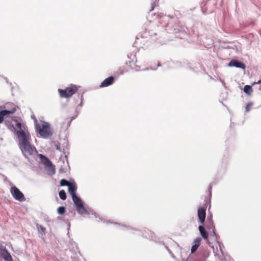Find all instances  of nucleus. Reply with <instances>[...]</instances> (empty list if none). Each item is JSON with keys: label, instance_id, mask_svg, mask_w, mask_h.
I'll use <instances>...</instances> for the list:
<instances>
[{"label": "nucleus", "instance_id": "obj_52", "mask_svg": "<svg viewBox=\"0 0 261 261\" xmlns=\"http://www.w3.org/2000/svg\"><path fill=\"white\" fill-rule=\"evenodd\" d=\"M61 171H62V169H60V172H61Z\"/></svg>", "mask_w": 261, "mask_h": 261}, {"label": "nucleus", "instance_id": "obj_22", "mask_svg": "<svg viewBox=\"0 0 261 261\" xmlns=\"http://www.w3.org/2000/svg\"><path fill=\"white\" fill-rule=\"evenodd\" d=\"M215 256L218 257V258L221 261H232L231 259H229V256L227 255H225L223 257L221 256V255L219 254H216Z\"/></svg>", "mask_w": 261, "mask_h": 261}, {"label": "nucleus", "instance_id": "obj_25", "mask_svg": "<svg viewBox=\"0 0 261 261\" xmlns=\"http://www.w3.org/2000/svg\"><path fill=\"white\" fill-rule=\"evenodd\" d=\"M218 244L219 245V249L221 251V256L223 257L224 255H225V253L223 250V249L224 248V246L223 244L219 242H218Z\"/></svg>", "mask_w": 261, "mask_h": 261}, {"label": "nucleus", "instance_id": "obj_47", "mask_svg": "<svg viewBox=\"0 0 261 261\" xmlns=\"http://www.w3.org/2000/svg\"><path fill=\"white\" fill-rule=\"evenodd\" d=\"M130 56H132V54H130V56L129 55H127L128 58H130Z\"/></svg>", "mask_w": 261, "mask_h": 261}, {"label": "nucleus", "instance_id": "obj_23", "mask_svg": "<svg viewBox=\"0 0 261 261\" xmlns=\"http://www.w3.org/2000/svg\"><path fill=\"white\" fill-rule=\"evenodd\" d=\"M65 212H66V208L64 206H59L57 208V213L59 215H64L65 213Z\"/></svg>", "mask_w": 261, "mask_h": 261}, {"label": "nucleus", "instance_id": "obj_51", "mask_svg": "<svg viewBox=\"0 0 261 261\" xmlns=\"http://www.w3.org/2000/svg\"><path fill=\"white\" fill-rule=\"evenodd\" d=\"M149 69V68H146L145 69V70H148Z\"/></svg>", "mask_w": 261, "mask_h": 261}, {"label": "nucleus", "instance_id": "obj_9", "mask_svg": "<svg viewBox=\"0 0 261 261\" xmlns=\"http://www.w3.org/2000/svg\"><path fill=\"white\" fill-rule=\"evenodd\" d=\"M123 226L126 227L127 229H132V230H134L135 231H139L142 233V236L143 237L147 238L148 236V238H149V239H151V240H153L154 237V236H155L154 233L153 232H152L148 229H146V228L143 230H141L140 229H137L136 228H133L130 226H126L125 225H123Z\"/></svg>", "mask_w": 261, "mask_h": 261}, {"label": "nucleus", "instance_id": "obj_15", "mask_svg": "<svg viewBox=\"0 0 261 261\" xmlns=\"http://www.w3.org/2000/svg\"><path fill=\"white\" fill-rule=\"evenodd\" d=\"M201 240H202V239L200 237H197L194 240L193 242V245L191 249V253H193L197 250L198 247L200 245Z\"/></svg>", "mask_w": 261, "mask_h": 261}, {"label": "nucleus", "instance_id": "obj_49", "mask_svg": "<svg viewBox=\"0 0 261 261\" xmlns=\"http://www.w3.org/2000/svg\"><path fill=\"white\" fill-rule=\"evenodd\" d=\"M136 39H137V40H139V38H138V37H136Z\"/></svg>", "mask_w": 261, "mask_h": 261}, {"label": "nucleus", "instance_id": "obj_14", "mask_svg": "<svg viewBox=\"0 0 261 261\" xmlns=\"http://www.w3.org/2000/svg\"><path fill=\"white\" fill-rule=\"evenodd\" d=\"M115 81V78L113 76H110L105 79L100 84V87H106L112 85Z\"/></svg>", "mask_w": 261, "mask_h": 261}, {"label": "nucleus", "instance_id": "obj_38", "mask_svg": "<svg viewBox=\"0 0 261 261\" xmlns=\"http://www.w3.org/2000/svg\"><path fill=\"white\" fill-rule=\"evenodd\" d=\"M261 83V80H258L257 82H254V83H253L252 85H254L255 84H259Z\"/></svg>", "mask_w": 261, "mask_h": 261}, {"label": "nucleus", "instance_id": "obj_34", "mask_svg": "<svg viewBox=\"0 0 261 261\" xmlns=\"http://www.w3.org/2000/svg\"><path fill=\"white\" fill-rule=\"evenodd\" d=\"M212 185L211 184L208 188V191L210 193V195L211 196L212 195Z\"/></svg>", "mask_w": 261, "mask_h": 261}, {"label": "nucleus", "instance_id": "obj_7", "mask_svg": "<svg viewBox=\"0 0 261 261\" xmlns=\"http://www.w3.org/2000/svg\"><path fill=\"white\" fill-rule=\"evenodd\" d=\"M9 105L10 104L7 103L4 107L5 109L0 111V123L4 121L5 117H6L5 120H9V115L14 113L17 110V107L16 106L11 110H7V108H9Z\"/></svg>", "mask_w": 261, "mask_h": 261}, {"label": "nucleus", "instance_id": "obj_10", "mask_svg": "<svg viewBox=\"0 0 261 261\" xmlns=\"http://www.w3.org/2000/svg\"><path fill=\"white\" fill-rule=\"evenodd\" d=\"M39 158H40V160L42 162V163L45 166H47V167L51 166V167L52 174H54L55 173V166L53 165L50 160L47 157H46L45 155H44L42 154H39Z\"/></svg>", "mask_w": 261, "mask_h": 261}, {"label": "nucleus", "instance_id": "obj_1", "mask_svg": "<svg viewBox=\"0 0 261 261\" xmlns=\"http://www.w3.org/2000/svg\"><path fill=\"white\" fill-rule=\"evenodd\" d=\"M67 187L68 192L71 196L77 213L81 215L89 214V213L85 207V202L76 193L77 186L75 182L72 180L68 185Z\"/></svg>", "mask_w": 261, "mask_h": 261}, {"label": "nucleus", "instance_id": "obj_33", "mask_svg": "<svg viewBox=\"0 0 261 261\" xmlns=\"http://www.w3.org/2000/svg\"><path fill=\"white\" fill-rule=\"evenodd\" d=\"M168 252L169 253V254L171 255V257L174 258V259H175V256L174 255V254L172 253V252L171 251V249H170L168 251Z\"/></svg>", "mask_w": 261, "mask_h": 261}, {"label": "nucleus", "instance_id": "obj_17", "mask_svg": "<svg viewBox=\"0 0 261 261\" xmlns=\"http://www.w3.org/2000/svg\"><path fill=\"white\" fill-rule=\"evenodd\" d=\"M36 225L39 232L41 235H44L45 234L46 228L38 223H36Z\"/></svg>", "mask_w": 261, "mask_h": 261}, {"label": "nucleus", "instance_id": "obj_40", "mask_svg": "<svg viewBox=\"0 0 261 261\" xmlns=\"http://www.w3.org/2000/svg\"><path fill=\"white\" fill-rule=\"evenodd\" d=\"M31 118L34 120L35 122H37V120L34 116H32Z\"/></svg>", "mask_w": 261, "mask_h": 261}, {"label": "nucleus", "instance_id": "obj_3", "mask_svg": "<svg viewBox=\"0 0 261 261\" xmlns=\"http://www.w3.org/2000/svg\"><path fill=\"white\" fill-rule=\"evenodd\" d=\"M9 119H11V121L9 120H5V123L9 128L11 129L12 128L13 129L14 134L17 136V138L30 135L28 132L24 131V126L22 125V121L20 118L15 117L12 118L9 117Z\"/></svg>", "mask_w": 261, "mask_h": 261}, {"label": "nucleus", "instance_id": "obj_19", "mask_svg": "<svg viewBox=\"0 0 261 261\" xmlns=\"http://www.w3.org/2000/svg\"><path fill=\"white\" fill-rule=\"evenodd\" d=\"M243 91L246 94L248 95H250L251 92L252 91V86L245 85L244 87Z\"/></svg>", "mask_w": 261, "mask_h": 261}, {"label": "nucleus", "instance_id": "obj_46", "mask_svg": "<svg viewBox=\"0 0 261 261\" xmlns=\"http://www.w3.org/2000/svg\"><path fill=\"white\" fill-rule=\"evenodd\" d=\"M145 35H146V33H144L143 35H142L141 36L142 38H143L145 37Z\"/></svg>", "mask_w": 261, "mask_h": 261}, {"label": "nucleus", "instance_id": "obj_27", "mask_svg": "<svg viewBox=\"0 0 261 261\" xmlns=\"http://www.w3.org/2000/svg\"><path fill=\"white\" fill-rule=\"evenodd\" d=\"M7 250H8L5 246L0 244V256L4 254Z\"/></svg>", "mask_w": 261, "mask_h": 261}, {"label": "nucleus", "instance_id": "obj_24", "mask_svg": "<svg viewBox=\"0 0 261 261\" xmlns=\"http://www.w3.org/2000/svg\"><path fill=\"white\" fill-rule=\"evenodd\" d=\"M88 212L89 213L88 215L92 214L95 217L98 218L99 220L102 221V217H100L95 212H94L92 209L90 208L89 210H87Z\"/></svg>", "mask_w": 261, "mask_h": 261}, {"label": "nucleus", "instance_id": "obj_20", "mask_svg": "<svg viewBox=\"0 0 261 261\" xmlns=\"http://www.w3.org/2000/svg\"><path fill=\"white\" fill-rule=\"evenodd\" d=\"M77 98L81 99V102L76 108L75 111L76 112V115L75 116H76L78 114L77 109L80 107H82L83 106V100H84L83 95H80V94H77Z\"/></svg>", "mask_w": 261, "mask_h": 261}, {"label": "nucleus", "instance_id": "obj_26", "mask_svg": "<svg viewBox=\"0 0 261 261\" xmlns=\"http://www.w3.org/2000/svg\"><path fill=\"white\" fill-rule=\"evenodd\" d=\"M172 245L178 251H180L181 248H180L179 245L175 242L173 241H171Z\"/></svg>", "mask_w": 261, "mask_h": 261}, {"label": "nucleus", "instance_id": "obj_43", "mask_svg": "<svg viewBox=\"0 0 261 261\" xmlns=\"http://www.w3.org/2000/svg\"><path fill=\"white\" fill-rule=\"evenodd\" d=\"M153 5H155V4L154 3L152 4V8H151V9L150 10L151 11H152L154 9V6H153Z\"/></svg>", "mask_w": 261, "mask_h": 261}, {"label": "nucleus", "instance_id": "obj_2", "mask_svg": "<svg viewBox=\"0 0 261 261\" xmlns=\"http://www.w3.org/2000/svg\"><path fill=\"white\" fill-rule=\"evenodd\" d=\"M30 135L18 138V146L25 158L29 160V155H34L37 153L36 148L30 142Z\"/></svg>", "mask_w": 261, "mask_h": 261}, {"label": "nucleus", "instance_id": "obj_21", "mask_svg": "<svg viewBox=\"0 0 261 261\" xmlns=\"http://www.w3.org/2000/svg\"><path fill=\"white\" fill-rule=\"evenodd\" d=\"M59 196L60 198L62 200H65L67 197L66 193L63 190H62L59 192Z\"/></svg>", "mask_w": 261, "mask_h": 261}, {"label": "nucleus", "instance_id": "obj_50", "mask_svg": "<svg viewBox=\"0 0 261 261\" xmlns=\"http://www.w3.org/2000/svg\"><path fill=\"white\" fill-rule=\"evenodd\" d=\"M62 162L63 164L64 163V159H63Z\"/></svg>", "mask_w": 261, "mask_h": 261}, {"label": "nucleus", "instance_id": "obj_6", "mask_svg": "<svg viewBox=\"0 0 261 261\" xmlns=\"http://www.w3.org/2000/svg\"><path fill=\"white\" fill-rule=\"evenodd\" d=\"M77 90L76 86L71 84L65 89H58V92L61 97L69 98L75 93Z\"/></svg>", "mask_w": 261, "mask_h": 261}, {"label": "nucleus", "instance_id": "obj_16", "mask_svg": "<svg viewBox=\"0 0 261 261\" xmlns=\"http://www.w3.org/2000/svg\"><path fill=\"white\" fill-rule=\"evenodd\" d=\"M5 261H13L12 256L8 250H7L1 256Z\"/></svg>", "mask_w": 261, "mask_h": 261}, {"label": "nucleus", "instance_id": "obj_53", "mask_svg": "<svg viewBox=\"0 0 261 261\" xmlns=\"http://www.w3.org/2000/svg\"><path fill=\"white\" fill-rule=\"evenodd\" d=\"M190 259V257L189 256L187 258V259Z\"/></svg>", "mask_w": 261, "mask_h": 261}, {"label": "nucleus", "instance_id": "obj_39", "mask_svg": "<svg viewBox=\"0 0 261 261\" xmlns=\"http://www.w3.org/2000/svg\"><path fill=\"white\" fill-rule=\"evenodd\" d=\"M56 148L57 150H60V145L59 144H56Z\"/></svg>", "mask_w": 261, "mask_h": 261}, {"label": "nucleus", "instance_id": "obj_37", "mask_svg": "<svg viewBox=\"0 0 261 261\" xmlns=\"http://www.w3.org/2000/svg\"><path fill=\"white\" fill-rule=\"evenodd\" d=\"M74 100H75V103H77L78 101V100L79 99L77 98V95H76L73 97Z\"/></svg>", "mask_w": 261, "mask_h": 261}, {"label": "nucleus", "instance_id": "obj_18", "mask_svg": "<svg viewBox=\"0 0 261 261\" xmlns=\"http://www.w3.org/2000/svg\"><path fill=\"white\" fill-rule=\"evenodd\" d=\"M205 226L206 228L209 230L214 229V228H215L213 221H211L210 219H208V221H206Z\"/></svg>", "mask_w": 261, "mask_h": 261}, {"label": "nucleus", "instance_id": "obj_13", "mask_svg": "<svg viewBox=\"0 0 261 261\" xmlns=\"http://www.w3.org/2000/svg\"><path fill=\"white\" fill-rule=\"evenodd\" d=\"M203 225V224H201L198 226L200 234L202 238L205 240L207 243L210 244V242L208 240V234Z\"/></svg>", "mask_w": 261, "mask_h": 261}, {"label": "nucleus", "instance_id": "obj_48", "mask_svg": "<svg viewBox=\"0 0 261 261\" xmlns=\"http://www.w3.org/2000/svg\"><path fill=\"white\" fill-rule=\"evenodd\" d=\"M150 69L152 70H156V68H153L152 67H150Z\"/></svg>", "mask_w": 261, "mask_h": 261}, {"label": "nucleus", "instance_id": "obj_8", "mask_svg": "<svg viewBox=\"0 0 261 261\" xmlns=\"http://www.w3.org/2000/svg\"><path fill=\"white\" fill-rule=\"evenodd\" d=\"M11 194L13 198L20 202L24 201L25 200L24 194L16 186H13L10 189Z\"/></svg>", "mask_w": 261, "mask_h": 261}, {"label": "nucleus", "instance_id": "obj_42", "mask_svg": "<svg viewBox=\"0 0 261 261\" xmlns=\"http://www.w3.org/2000/svg\"><path fill=\"white\" fill-rule=\"evenodd\" d=\"M65 159L66 160L67 164H68V160H67V155H65L64 156Z\"/></svg>", "mask_w": 261, "mask_h": 261}, {"label": "nucleus", "instance_id": "obj_5", "mask_svg": "<svg viewBox=\"0 0 261 261\" xmlns=\"http://www.w3.org/2000/svg\"><path fill=\"white\" fill-rule=\"evenodd\" d=\"M35 129L38 134V137L40 138L47 139L53 135L50 125L47 122H44L41 126L39 124L36 123L35 124Z\"/></svg>", "mask_w": 261, "mask_h": 261}, {"label": "nucleus", "instance_id": "obj_44", "mask_svg": "<svg viewBox=\"0 0 261 261\" xmlns=\"http://www.w3.org/2000/svg\"><path fill=\"white\" fill-rule=\"evenodd\" d=\"M165 247L167 249V251H168L170 249V248L167 246H165Z\"/></svg>", "mask_w": 261, "mask_h": 261}, {"label": "nucleus", "instance_id": "obj_31", "mask_svg": "<svg viewBox=\"0 0 261 261\" xmlns=\"http://www.w3.org/2000/svg\"><path fill=\"white\" fill-rule=\"evenodd\" d=\"M212 230V233L213 236L215 237V239L216 240H218L219 239V236L216 233L215 231V228H214V229Z\"/></svg>", "mask_w": 261, "mask_h": 261}, {"label": "nucleus", "instance_id": "obj_45", "mask_svg": "<svg viewBox=\"0 0 261 261\" xmlns=\"http://www.w3.org/2000/svg\"><path fill=\"white\" fill-rule=\"evenodd\" d=\"M158 65V66H159H159H161V64L160 62H158V65Z\"/></svg>", "mask_w": 261, "mask_h": 261}, {"label": "nucleus", "instance_id": "obj_12", "mask_svg": "<svg viewBox=\"0 0 261 261\" xmlns=\"http://www.w3.org/2000/svg\"><path fill=\"white\" fill-rule=\"evenodd\" d=\"M228 66L229 67H234L236 68H241L242 69H245L246 66L245 64L237 59H232L230 61L229 63L228 64Z\"/></svg>", "mask_w": 261, "mask_h": 261}, {"label": "nucleus", "instance_id": "obj_4", "mask_svg": "<svg viewBox=\"0 0 261 261\" xmlns=\"http://www.w3.org/2000/svg\"><path fill=\"white\" fill-rule=\"evenodd\" d=\"M166 30L170 33L174 34L177 37L182 38L186 34L184 27L179 25L176 18H170L169 22L166 25Z\"/></svg>", "mask_w": 261, "mask_h": 261}, {"label": "nucleus", "instance_id": "obj_29", "mask_svg": "<svg viewBox=\"0 0 261 261\" xmlns=\"http://www.w3.org/2000/svg\"><path fill=\"white\" fill-rule=\"evenodd\" d=\"M60 183L61 186H67L68 185V181L65 179H62Z\"/></svg>", "mask_w": 261, "mask_h": 261}, {"label": "nucleus", "instance_id": "obj_30", "mask_svg": "<svg viewBox=\"0 0 261 261\" xmlns=\"http://www.w3.org/2000/svg\"><path fill=\"white\" fill-rule=\"evenodd\" d=\"M6 83H7V84L9 85V86L12 91V94L13 95V89L14 88V87L13 86L12 83H11V82H9L7 79H6Z\"/></svg>", "mask_w": 261, "mask_h": 261}, {"label": "nucleus", "instance_id": "obj_28", "mask_svg": "<svg viewBox=\"0 0 261 261\" xmlns=\"http://www.w3.org/2000/svg\"><path fill=\"white\" fill-rule=\"evenodd\" d=\"M253 103L252 102H248V103L247 104V105H246V107H245V111H246V112H248L250 111V107H251L252 106H253Z\"/></svg>", "mask_w": 261, "mask_h": 261}, {"label": "nucleus", "instance_id": "obj_32", "mask_svg": "<svg viewBox=\"0 0 261 261\" xmlns=\"http://www.w3.org/2000/svg\"><path fill=\"white\" fill-rule=\"evenodd\" d=\"M157 35L156 33H153V34L149 35L150 36V38L151 39L152 41H155V40L153 38L154 36Z\"/></svg>", "mask_w": 261, "mask_h": 261}, {"label": "nucleus", "instance_id": "obj_35", "mask_svg": "<svg viewBox=\"0 0 261 261\" xmlns=\"http://www.w3.org/2000/svg\"><path fill=\"white\" fill-rule=\"evenodd\" d=\"M222 162H223V163L225 162L226 163V164H227V157H226L225 155H224V158L223 159Z\"/></svg>", "mask_w": 261, "mask_h": 261}, {"label": "nucleus", "instance_id": "obj_11", "mask_svg": "<svg viewBox=\"0 0 261 261\" xmlns=\"http://www.w3.org/2000/svg\"><path fill=\"white\" fill-rule=\"evenodd\" d=\"M198 219L201 224H203L205 221L206 207L205 206L199 207L197 211Z\"/></svg>", "mask_w": 261, "mask_h": 261}, {"label": "nucleus", "instance_id": "obj_36", "mask_svg": "<svg viewBox=\"0 0 261 261\" xmlns=\"http://www.w3.org/2000/svg\"><path fill=\"white\" fill-rule=\"evenodd\" d=\"M208 219L211 220V221H213V219H212V214H211L210 215H208L207 217V219H206V221H208Z\"/></svg>", "mask_w": 261, "mask_h": 261}, {"label": "nucleus", "instance_id": "obj_41", "mask_svg": "<svg viewBox=\"0 0 261 261\" xmlns=\"http://www.w3.org/2000/svg\"><path fill=\"white\" fill-rule=\"evenodd\" d=\"M64 141H65V145H64V146H67V140H66L65 139H64Z\"/></svg>", "mask_w": 261, "mask_h": 261}]
</instances>
